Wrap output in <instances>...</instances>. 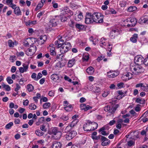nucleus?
<instances>
[{"mask_svg": "<svg viewBox=\"0 0 148 148\" xmlns=\"http://www.w3.org/2000/svg\"><path fill=\"white\" fill-rule=\"evenodd\" d=\"M30 40L29 38H27L24 40L23 44V45L26 47H28L30 45Z\"/></svg>", "mask_w": 148, "mask_h": 148, "instance_id": "nucleus-26", "label": "nucleus"}, {"mask_svg": "<svg viewBox=\"0 0 148 148\" xmlns=\"http://www.w3.org/2000/svg\"><path fill=\"white\" fill-rule=\"evenodd\" d=\"M112 47H108V50L109 51L107 52V55L108 56L110 57L112 56V53L111 51L112 50Z\"/></svg>", "mask_w": 148, "mask_h": 148, "instance_id": "nucleus-58", "label": "nucleus"}, {"mask_svg": "<svg viewBox=\"0 0 148 148\" xmlns=\"http://www.w3.org/2000/svg\"><path fill=\"white\" fill-rule=\"evenodd\" d=\"M72 128L71 127V126L69 124V125L66 127L64 131L66 132H69Z\"/></svg>", "mask_w": 148, "mask_h": 148, "instance_id": "nucleus-48", "label": "nucleus"}, {"mask_svg": "<svg viewBox=\"0 0 148 148\" xmlns=\"http://www.w3.org/2000/svg\"><path fill=\"white\" fill-rule=\"evenodd\" d=\"M75 26L76 28L79 29L80 30L83 29L84 28L83 25L78 23H76Z\"/></svg>", "mask_w": 148, "mask_h": 148, "instance_id": "nucleus-32", "label": "nucleus"}, {"mask_svg": "<svg viewBox=\"0 0 148 148\" xmlns=\"http://www.w3.org/2000/svg\"><path fill=\"white\" fill-rule=\"evenodd\" d=\"M119 5L122 7H124L126 5V3L125 1H122L120 2Z\"/></svg>", "mask_w": 148, "mask_h": 148, "instance_id": "nucleus-57", "label": "nucleus"}, {"mask_svg": "<svg viewBox=\"0 0 148 148\" xmlns=\"http://www.w3.org/2000/svg\"><path fill=\"white\" fill-rule=\"evenodd\" d=\"M66 138L67 140H69L72 139L73 138L68 133L66 135Z\"/></svg>", "mask_w": 148, "mask_h": 148, "instance_id": "nucleus-59", "label": "nucleus"}, {"mask_svg": "<svg viewBox=\"0 0 148 148\" xmlns=\"http://www.w3.org/2000/svg\"><path fill=\"white\" fill-rule=\"evenodd\" d=\"M81 109L84 110L85 111L91 109L92 107L88 105H86V104L82 103L80 105Z\"/></svg>", "mask_w": 148, "mask_h": 148, "instance_id": "nucleus-17", "label": "nucleus"}, {"mask_svg": "<svg viewBox=\"0 0 148 148\" xmlns=\"http://www.w3.org/2000/svg\"><path fill=\"white\" fill-rule=\"evenodd\" d=\"M119 74L118 72L110 71L107 72V76L109 78H114L117 76Z\"/></svg>", "mask_w": 148, "mask_h": 148, "instance_id": "nucleus-13", "label": "nucleus"}, {"mask_svg": "<svg viewBox=\"0 0 148 148\" xmlns=\"http://www.w3.org/2000/svg\"><path fill=\"white\" fill-rule=\"evenodd\" d=\"M102 136L101 135H99L97 136H92L91 137L94 140H97L99 139L100 138H101V137Z\"/></svg>", "mask_w": 148, "mask_h": 148, "instance_id": "nucleus-43", "label": "nucleus"}, {"mask_svg": "<svg viewBox=\"0 0 148 148\" xmlns=\"http://www.w3.org/2000/svg\"><path fill=\"white\" fill-rule=\"evenodd\" d=\"M93 14L91 12H87L85 16V22L86 24H90L94 22Z\"/></svg>", "mask_w": 148, "mask_h": 148, "instance_id": "nucleus-5", "label": "nucleus"}, {"mask_svg": "<svg viewBox=\"0 0 148 148\" xmlns=\"http://www.w3.org/2000/svg\"><path fill=\"white\" fill-rule=\"evenodd\" d=\"M8 46L10 47H13L14 44L11 40H9L8 41Z\"/></svg>", "mask_w": 148, "mask_h": 148, "instance_id": "nucleus-54", "label": "nucleus"}, {"mask_svg": "<svg viewBox=\"0 0 148 148\" xmlns=\"http://www.w3.org/2000/svg\"><path fill=\"white\" fill-rule=\"evenodd\" d=\"M130 22L132 23V26H134L137 23V21L135 18H132L130 19Z\"/></svg>", "mask_w": 148, "mask_h": 148, "instance_id": "nucleus-42", "label": "nucleus"}, {"mask_svg": "<svg viewBox=\"0 0 148 148\" xmlns=\"http://www.w3.org/2000/svg\"><path fill=\"white\" fill-rule=\"evenodd\" d=\"M5 1L6 3L8 5H10V6L13 5H15L13 4V0H3V2L4 3V1Z\"/></svg>", "mask_w": 148, "mask_h": 148, "instance_id": "nucleus-37", "label": "nucleus"}, {"mask_svg": "<svg viewBox=\"0 0 148 148\" xmlns=\"http://www.w3.org/2000/svg\"><path fill=\"white\" fill-rule=\"evenodd\" d=\"M57 20V19L55 17V18L50 20V22L51 23L52 27H55L57 25V23L58 22L56 20Z\"/></svg>", "mask_w": 148, "mask_h": 148, "instance_id": "nucleus-30", "label": "nucleus"}, {"mask_svg": "<svg viewBox=\"0 0 148 148\" xmlns=\"http://www.w3.org/2000/svg\"><path fill=\"white\" fill-rule=\"evenodd\" d=\"M73 138L75 136L76 134V132L74 130L71 131L68 133Z\"/></svg>", "mask_w": 148, "mask_h": 148, "instance_id": "nucleus-41", "label": "nucleus"}, {"mask_svg": "<svg viewBox=\"0 0 148 148\" xmlns=\"http://www.w3.org/2000/svg\"><path fill=\"white\" fill-rule=\"evenodd\" d=\"M51 106V103L49 102H46L43 105V108L44 109H46L49 108Z\"/></svg>", "mask_w": 148, "mask_h": 148, "instance_id": "nucleus-39", "label": "nucleus"}, {"mask_svg": "<svg viewBox=\"0 0 148 148\" xmlns=\"http://www.w3.org/2000/svg\"><path fill=\"white\" fill-rule=\"evenodd\" d=\"M68 15H65L63 14H61L59 16H56L55 17V18H60L62 22H65L66 20L67 17H68Z\"/></svg>", "mask_w": 148, "mask_h": 148, "instance_id": "nucleus-15", "label": "nucleus"}, {"mask_svg": "<svg viewBox=\"0 0 148 148\" xmlns=\"http://www.w3.org/2000/svg\"><path fill=\"white\" fill-rule=\"evenodd\" d=\"M136 101L137 103L142 104H143L145 103V101L144 100H143L139 98H137L136 99Z\"/></svg>", "mask_w": 148, "mask_h": 148, "instance_id": "nucleus-44", "label": "nucleus"}, {"mask_svg": "<svg viewBox=\"0 0 148 148\" xmlns=\"http://www.w3.org/2000/svg\"><path fill=\"white\" fill-rule=\"evenodd\" d=\"M132 75H132V73H127L126 74L122 76L121 78L123 81H126L132 78L133 77Z\"/></svg>", "mask_w": 148, "mask_h": 148, "instance_id": "nucleus-14", "label": "nucleus"}, {"mask_svg": "<svg viewBox=\"0 0 148 148\" xmlns=\"http://www.w3.org/2000/svg\"><path fill=\"white\" fill-rule=\"evenodd\" d=\"M60 77L57 74H54L51 76V78L52 80L55 82H58L60 81Z\"/></svg>", "mask_w": 148, "mask_h": 148, "instance_id": "nucleus-18", "label": "nucleus"}, {"mask_svg": "<svg viewBox=\"0 0 148 148\" xmlns=\"http://www.w3.org/2000/svg\"><path fill=\"white\" fill-rule=\"evenodd\" d=\"M59 131L58 130V129L57 127H54L53 128L52 130V133L53 134V135H54L56 134L57 133V132H59Z\"/></svg>", "mask_w": 148, "mask_h": 148, "instance_id": "nucleus-50", "label": "nucleus"}, {"mask_svg": "<svg viewBox=\"0 0 148 148\" xmlns=\"http://www.w3.org/2000/svg\"><path fill=\"white\" fill-rule=\"evenodd\" d=\"M1 86L3 88L7 91H9L11 90V88L10 86L8 85L5 84L3 82L2 83Z\"/></svg>", "mask_w": 148, "mask_h": 148, "instance_id": "nucleus-25", "label": "nucleus"}, {"mask_svg": "<svg viewBox=\"0 0 148 148\" xmlns=\"http://www.w3.org/2000/svg\"><path fill=\"white\" fill-rule=\"evenodd\" d=\"M31 77L32 78L34 79V80L35 81H37V79L36 74V73H32Z\"/></svg>", "mask_w": 148, "mask_h": 148, "instance_id": "nucleus-60", "label": "nucleus"}, {"mask_svg": "<svg viewBox=\"0 0 148 148\" xmlns=\"http://www.w3.org/2000/svg\"><path fill=\"white\" fill-rule=\"evenodd\" d=\"M71 44L69 42H65L62 43L60 46V51L61 54L58 55L57 56V58H59L60 56L62 54H64L67 52L71 48Z\"/></svg>", "mask_w": 148, "mask_h": 148, "instance_id": "nucleus-3", "label": "nucleus"}, {"mask_svg": "<svg viewBox=\"0 0 148 148\" xmlns=\"http://www.w3.org/2000/svg\"><path fill=\"white\" fill-rule=\"evenodd\" d=\"M102 142L101 145L103 146H106L110 143V141L104 136H103L101 139Z\"/></svg>", "mask_w": 148, "mask_h": 148, "instance_id": "nucleus-12", "label": "nucleus"}, {"mask_svg": "<svg viewBox=\"0 0 148 148\" xmlns=\"http://www.w3.org/2000/svg\"><path fill=\"white\" fill-rule=\"evenodd\" d=\"M61 119L64 121H66L68 120L69 118L67 116L63 115L61 117Z\"/></svg>", "mask_w": 148, "mask_h": 148, "instance_id": "nucleus-61", "label": "nucleus"}, {"mask_svg": "<svg viewBox=\"0 0 148 148\" xmlns=\"http://www.w3.org/2000/svg\"><path fill=\"white\" fill-rule=\"evenodd\" d=\"M76 61V58H73L69 60L68 65L69 67H72L75 63Z\"/></svg>", "mask_w": 148, "mask_h": 148, "instance_id": "nucleus-20", "label": "nucleus"}, {"mask_svg": "<svg viewBox=\"0 0 148 148\" xmlns=\"http://www.w3.org/2000/svg\"><path fill=\"white\" fill-rule=\"evenodd\" d=\"M27 89L29 92L32 91L34 89L33 86L31 84H28L27 86Z\"/></svg>", "mask_w": 148, "mask_h": 148, "instance_id": "nucleus-36", "label": "nucleus"}, {"mask_svg": "<svg viewBox=\"0 0 148 148\" xmlns=\"http://www.w3.org/2000/svg\"><path fill=\"white\" fill-rule=\"evenodd\" d=\"M89 58V55L88 54L84 55L83 57V61H87Z\"/></svg>", "mask_w": 148, "mask_h": 148, "instance_id": "nucleus-53", "label": "nucleus"}, {"mask_svg": "<svg viewBox=\"0 0 148 148\" xmlns=\"http://www.w3.org/2000/svg\"><path fill=\"white\" fill-rule=\"evenodd\" d=\"M55 48L54 47H51L50 49V54L51 55L54 56L56 55V52L55 51Z\"/></svg>", "mask_w": 148, "mask_h": 148, "instance_id": "nucleus-40", "label": "nucleus"}, {"mask_svg": "<svg viewBox=\"0 0 148 148\" xmlns=\"http://www.w3.org/2000/svg\"><path fill=\"white\" fill-rule=\"evenodd\" d=\"M43 5V3H42L40 2L37 5L36 8V10H37L41 8Z\"/></svg>", "mask_w": 148, "mask_h": 148, "instance_id": "nucleus-47", "label": "nucleus"}, {"mask_svg": "<svg viewBox=\"0 0 148 148\" xmlns=\"http://www.w3.org/2000/svg\"><path fill=\"white\" fill-rule=\"evenodd\" d=\"M29 39L30 40V45H32L34 44V42H33V41L35 42L36 41H37V39L36 38H29Z\"/></svg>", "mask_w": 148, "mask_h": 148, "instance_id": "nucleus-55", "label": "nucleus"}, {"mask_svg": "<svg viewBox=\"0 0 148 148\" xmlns=\"http://www.w3.org/2000/svg\"><path fill=\"white\" fill-rule=\"evenodd\" d=\"M78 122V120H73L69 124L73 128L75 126Z\"/></svg>", "mask_w": 148, "mask_h": 148, "instance_id": "nucleus-29", "label": "nucleus"}, {"mask_svg": "<svg viewBox=\"0 0 148 148\" xmlns=\"http://www.w3.org/2000/svg\"><path fill=\"white\" fill-rule=\"evenodd\" d=\"M75 15L74 18L76 21H80L83 18V16L82 15V13L81 12H80L78 14H75Z\"/></svg>", "mask_w": 148, "mask_h": 148, "instance_id": "nucleus-19", "label": "nucleus"}, {"mask_svg": "<svg viewBox=\"0 0 148 148\" xmlns=\"http://www.w3.org/2000/svg\"><path fill=\"white\" fill-rule=\"evenodd\" d=\"M36 47L35 46H32L29 48L26 51V54L28 56H31L34 54L36 51Z\"/></svg>", "mask_w": 148, "mask_h": 148, "instance_id": "nucleus-8", "label": "nucleus"}, {"mask_svg": "<svg viewBox=\"0 0 148 148\" xmlns=\"http://www.w3.org/2000/svg\"><path fill=\"white\" fill-rule=\"evenodd\" d=\"M29 62L23 63L22 64L23 67H21L19 68L20 72L21 73H23L24 72H27L29 68Z\"/></svg>", "mask_w": 148, "mask_h": 148, "instance_id": "nucleus-9", "label": "nucleus"}, {"mask_svg": "<svg viewBox=\"0 0 148 148\" xmlns=\"http://www.w3.org/2000/svg\"><path fill=\"white\" fill-rule=\"evenodd\" d=\"M6 80L9 84H12L13 82V80L10 77H7L6 78Z\"/></svg>", "mask_w": 148, "mask_h": 148, "instance_id": "nucleus-56", "label": "nucleus"}, {"mask_svg": "<svg viewBox=\"0 0 148 148\" xmlns=\"http://www.w3.org/2000/svg\"><path fill=\"white\" fill-rule=\"evenodd\" d=\"M86 71L88 74L91 75L94 73V70L93 68L91 66H90L86 69Z\"/></svg>", "mask_w": 148, "mask_h": 148, "instance_id": "nucleus-24", "label": "nucleus"}, {"mask_svg": "<svg viewBox=\"0 0 148 148\" xmlns=\"http://www.w3.org/2000/svg\"><path fill=\"white\" fill-rule=\"evenodd\" d=\"M62 135V133L60 132H57V133L56 134L54 135H53V137L55 139H59Z\"/></svg>", "mask_w": 148, "mask_h": 148, "instance_id": "nucleus-28", "label": "nucleus"}, {"mask_svg": "<svg viewBox=\"0 0 148 148\" xmlns=\"http://www.w3.org/2000/svg\"><path fill=\"white\" fill-rule=\"evenodd\" d=\"M68 25L71 27H73L75 25V23L73 21L70 20L68 23Z\"/></svg>", "mask_w": 148, "mask_h": 148, "instance_id": "nucleus-52", "label": "nucleus"}, {"mask_svg": "<svg viewBox=\"0 0 148 148\" xmlns=\"http://www.w3.org/2000/svg\"><path fill=\"white\" fill-rule=\"evenodd\" d=\"M62 43H60L58 40H56L54 42L55 45L58 48H59L60 46L62 44Z\"/></svg>", "mask_w": 148, "mask_h": 148, "instance_id": "nucleus-51", "label": "nucleus"}, {"mask_svg": "<svg viewBox=\"0 0 148 148\" xmlns=\"http://www.w3.org/2000/svg\"><path fill=\"white\" fill-rule=\"evenodd\" d=\"M35 133L37 136H42L44 134V133L38 130H36Z\"/></svg>", "mask_w": 148, "mask_h": 148, "instance_id": "nucleus-38", "label": "nucleus"}, {"mask_svg": "<svg viewBox=\"0 0 148 148\" xmlns=\"http://www.w3.org/2000/svg\"><path fill=\"white\" fill-rule=\"evenodd\" d=\"M145 65H148V57L145 59H144L143 63Z\"/></svg>", "mask_w": 148, "mask_h": 148, "instance_id": "nucleus-64", "label": "nucleus"}, {"mask_svg": "<svg viewBox=\"0 0 148 148\" xmlns=\"http://www.w3.org/2000/svg\"><path fill=\"white\" fill-rule=\"evenodd\" d=\"M70 10L67 7H66L64 8L63 10L62 11L61 14H63L66 15H68V13H69Z\"/></svg>", "mask_w": 148, "mask_h": 148, "instance_id": "nucleus-23", "label": "nucleus"}, {"mask_svg": "<svg viewBox=\"0 0 148 148\" xmlns=\"http://www.w3.org/2000/svg\"><path fill=\"white\" fill-rule=\"evenodd\" d=\"M64 108L66 111L70 112L72 110L73 107L71 105H70L65 107Z\"/></svg>", "mask_w": 148, "mask_h": 148, "instance_id": "nucleus-33", "label": "nucleus"}, {"mask_svg": "<svg viewBox=\"0 0 148 148\" xmlns=\"http://www.w3.org/2000/svg\"><path fill=\"white\" fill-rule=\"evenodd\" d=\"M14 10V13L17 15H20L21 14V12L19 7L16 6V5H13L10 6Z\"/></svg>", "mask_w": 148, "mask_h": 148, "instance_id": "nucleus-11", "label": "nucleus"}, {"mask_svg": "<svg viewBox=\"0 0 148 148\" xmlns=\"http://www.w3.org/2000/svg\"><path fill=\"white\" fill-rule=\"evenodd\" d=\"M94 22L101 23L103 22V15L99 12H95L93 13Z\"/></svg>", "mask_w": 148, "mask_h": 148, "instance_id": "nucleus-4", "label": "nucleus"}, {"mask_svg": "<svg viewBox=\"0 0 148 148\" xmlns=\"http://www.w3.org/2000/svg\"><path fill=\"white\" fill-rule=\"evenodd\" d=\"M117 92L120 96V99H121L125 96L127 92V91L123 92L122 90H118L117 91Z\"/></svg>", "mask_w": 148, "mask_h": 148, "instance_id": "nucleus-27", "label": "nucleus"}, {"mask_svg": "<svg viewBox=\"0 0 148 148\" xmlns=\"http://www.w3.org/2000/svg\"><path fill=\"white\" fill-rule=\"evenodd\" d=\"M100 46L105 48H106L107 47H112V45L110 44L107 41L106 39L104 38H102L100 42Z\"/></svg>", "mask_w": 148, "mask_h": 148, "instance_id": "nucleus-6", "label": "nucleus"}, {"mask_svg": "<svg viewBox=\"0 0 148 148\" xmlns=\"http://www.w3.org/2000/svg\"><path fill=\"white\" fill-rule=\"evenodd\" d=\"M13 123L12 122H10L5 125V127L7 129H10L13 126Z\"/></svg>", "mask_w": 148, "mask_h": 148, "instance_id": "nucleus-49", "label": "nucleus"}, {"mask_svg": "<svg viewBox=\"0 0 148 148\" xmlns=\"http://www.w3.org/2000/svg\"><path fill=\"white\" fill-rule=\"evenodd\" d=\"M130 69L133 75H139L143 72L144 70L142 66L136 64L131 65Z\"/></svg>", "mask_w": 148, "mask_h": 148, "instance_id": "nucleus-1", "label": "nucleus"}, {"mask_svg": "<svg viewBox=\"0 0 148 148\" xmlns=\"http://www.w3.org/2000/svg\"><path fill=\"white\" fill-rule=\"evenodd\" d=\"M144 18V23H148V16H143Z\"/></svg>", "mask_w": 148, "mask_h": 148, "instance_id": "nucleus-63", "label": "nucleus"}, {"mask_svg": "<svg viewBox=\"0 0 148 148\" xmlns=\"http://www.w3.org/2000/svg\"><path fill=\"white\" fill-rule=\"evenodd\" d=\"M16 88L14 89V90L16 92H18V90L21 88V87L18 84H16Z\"/></svg>", "mask_w": 148, "mask_h": 148, "instance_id": "nucleus-62", "label": "nucleus"}, {"mask_svg": "<svg viewBox=\"0 0 148 148\" xmlns=\"http://www.w3.org/2000/svg\"><path fill=\"white\" fill-rule=\"evenodd\" d=\"M138 34H134L130 38V40L132 42L136 43L137 41V38H138Z\"/></svg>", "mask_w": 148, "mask_h": 148, "instance_id": "nucleus-22", "label": "nucleus"}, {"mask_svg": "<svg viewBox=\"0 0 148 148\" xmlns=\"http://www.w3.org/2000/svg\"><path fill=\"white\" fill-rule=\"evenodd\" d=\"M137 8L135 6H131L129 7L127 9V11L129 12H132L136 10Z\"/></svg>", "mask_w": 148, "mask_h": 148, "instance_id": "nucleus-34", "label": "nucleus"}, {"mask_svg": "<svg viewBox=\"0 0 148 148\" xmlns=\"http://www.w3.org/2000/svg\"><path fill=\"white\" fill-rule=\"evenodd\" d=\"M29 109L34 110L36 109V106L33 103L29 105Z\"/></svg>", "mask_w": 148, "mask_h": 148, "instance_id": "nucleus-46", "label": "nucleus"}, {"mask_svg": "<svg viewBox=\"0 0 148 148\" xmlns=\"http://www.w3.org/2000/svg\"><path fill=\"white\" fill-rule=\"evenodd\" d=\"M87 123V124L88 125H89L90 124H92L93 125H95L96 126V127H97H97L98 124L97 123H95V122H92L91 121H89V120H88L87 121V123Z\"/></svg>", "mask_w": 148, "mask_h": 148, "instance_id": "nucleus-45", "label": "nucleus"}, {"mask_svg": "<svg viewBox=\"0 0 148 148\" xmlns=\"http://www.w3.org/2000/svg\"><path fill=\"white\" fill-rule=\"evenodd\" d=\"M104 127H102L99 130V132H101V134L102 135L104 136L108 135V134L107 133L106 131H104Z\"/></svg>", "mask_w": 148, "mask_h": 148, "instance_id": "nucleus-31", "label": "nucleus"}, {"mask_svg": "<svg viewBox=\"0 0 148 148\" xmlns=\"http://www.w3.org/2000/svg\"><path fill=\"white\" fill-rule=\"evenodd\" d=\"M116 100H112L111 102H110V103H111L113 105L111 108H110V106L108 105L106 106L104 108V110L106 112L109 111V112L111 114L114 113L116 110L117 108L119 106V104H115L116 103Z\"/></svg>", "mask_w": 148, "mask_h": 148, "instance_id": "nucleus-2", "label": "nucleus"}, {"mask_svg": "<svg viewBox=\"0 0 148 148\" xmlns=\"http://www.w3.org/2000/svg\"><path fill=\"white\" fill-rule=\"evenodd\" d=\"M89 126V125H88V124H87V123H86L85 124H84V125H83V129L84 130V131L88 132L92 131L97 129V127H95V128H94V127H93L92 128H91L90 129H88L87 128H88V126Z\"/></svg>", "mask_w": 148, "mask_h": 148, "instance_id": "nucleus-21", "label": "nucleus"}, {"mask_svg": "<svg viewBox=\"0 0 148 148\" xmlns=\"http://www.w3.org/2000/svg\"><path fill=\"white\" fill-rule=\"evenodd\" d=\"M135 87L136 88H140V89L143 91L148 92V85L145 83H139L137 84Z\"/></svg>", "mask_w": 148, "mask_h": 148, "instance_id": "nucleus-7", "label": "nucleus"}, {"mask_svg": "<svg viewBox=\"0 0 148 148\" xmlns=\"http://www.w3.org/2000/svg\"><path fill=\"white\" fill-rule=\"evenodd\" d=\"M144 58L141 55L136 56L135 58L134 62L137 65H140L143 63Z\"/></svg>", "mask_w": 148, "mask_h": 148, "instance_id": "nucleus-10", "label": "nucleus"}, {"mask_svg": "<svg viewBox=\"0 0 148 148\" xmlns=\"http://www.w3.org/2000/svg\"><path fill=\"white\" fill-rule=\"evenodd\" d=\"M62 144L59 142L55 141L52 143V148H61Z\"/></svg>", "mask_w": 148, "mask_h": 148, "instance_id": "nucleus-16", "label": "nucleus"}, {"mask_svg": "<svg viewBox=\"0 0 148 148\" xmlns=\"http://www.w3.org/2000/svg\"><path fill=\"white\" fill-rule=\"evenodd\" d=\"M36 23V21H31L30 20L26 23V25H33L35 24Z\"/></svg>", "mask_w": 148, "mask_h": 148, "instance_id": "nucleus-35", "label": "nucleus"}]
</instances>
